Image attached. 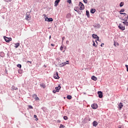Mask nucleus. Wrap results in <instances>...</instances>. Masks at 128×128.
<instances>
[{"label": "nucleus", "mask_w": 128, "mask_h": 128, "mask_svg": "<svg viewBox=\"0 0 128 128\" xmlns=\"http://www.w3.org/2000/svg\"><path fill=\"white\" fill-rule=\"evenodd\" d=\"M28 108H30V110H32V108H34L32 107V106L29 105Z\"/></svg>", "instance_id": "cd10ccee"}, {"label": "nucleus", "mask_w": 128, "mask_h": 128, "mask_svg": "<svg viewBox=\"0 0 128 128\" xmlns=\"http://www.w3.org/2000/svg\"><path fill=\"white\" fill-rule=\"evenodd\" d=\"M122 106H124V105L122 104V102H120L118 104V110H122Z\"/></svg>", "instance_id": "9b49d317"}, {"label": "nucleus", "mask_w": 128, "mask_h": 128, "mask_svg": "<svg viewBox=\"0 0 128 128\" xmlns=\"http://www.w3.org/2000/svg\"><path fill=\"white\" fill-rule=\"evenodd\" d=\"M86 16H87L88 18H90V12L88 10H86Z\"/></svg>", "instance_id": "aec40b11"}, {"label": "nucleus", "mask_w": 128, "mask_h": 128, "mask_svg": "<svg viewBox=\"0 0 128 128\" xmlns=\"http://www.w3.org/2000/svg\"><path fill=\"white\" fill-rule=\"evenodd\" d=\"M35 120H36V122H37V120H38V118H36Z\"/></svg>", "instance_id": "49530a36"}, {"label": "nucleus", "mask_w": 128, "mask_h": 128, "mask_svg": "<svg viewBox=\"0 0 128 128\" xmlns=\"http://www.w3.org/2000/svg\"><path fill=\"white\" fill-rule=\"evenodd\" d=\"M60 86H58V87L55 88V90H56V92H60V89L61 88Z\"/></svg>", "instance_id": "f8f14e48"}, {"label": "nucleus", "mask_w": 128, "mask_h": 128, "mask_svg": "<svg viewBox=\"0 0 128 128\" xmlns=\"http://www.w3.org/2000/svg\"><path fill=\"white\" fill-rule=\"evenodd\" d=\"M34 96H37L36 95V94H34Z\"/></svg>", "instance_id": "052dcab7"}, {"label": "nucleus", "mask_w": 128, "mask_h": 128, "mask_svg": "<svg viewBox=\"0 0 128 128\" xmlns=\"http://www.w3.org/2000/svg\"><path fill=\"white\" fill-rule=\"evenodd\" d=\"M27 62H30V64H32V61L28 60Z\"/></svg>", "instance_id": "37998d69"}, {"label": "nucleus", "mask_w": 128, "mask_h": 128, "mask_svg": "<svg viewBox=\"0 0 128 128\" xmlns=\"http://www.w3.org/2000/svg\"><path fill=\"white\" fill-rule=\"evenodd\" d=\"M68 42H68V40H67L66 42V44H68Z\"/></svg>", "instance_id": "8fccbe9b"}, {"label": "nucleus", "mask_w": 128, "mask_h": 128, "mask_svg": "<svg viewBox=\"0 0 128 128\" xmlns=\"http://www.w3.org/2000/svg\"><path fill=\"white\" fill-rule=\"evenodd\" d=\"M18 46H20V43L17 42L15 44V46H14L15 48H18Z\"/></svg>", "instance_id": "6ab92c4d"}, {"label": "nucleus", "mask_w": 128, "mask_h": 128, "mask_svg": "<svg viewBox=\"0 0 128 128\" xmlns=\"http://www.w3.org/2000/svg\"><path fill=\"white\" fill-rule=\"evenodd\" d=\"M51 46H54V44H52Z\"/></svg>", "instance_id": "de8ad7c7"}, {"label": "nucleus", "mask_w": 128, "mask_h": 128, "mask_svg": "<svg viewBox=\"0 0 128 128\" xmlns=\"http://www.w3.org/2000/svg\"><path fill=\"white\" fill-rule=\"evenodd\" d=\"M97 28H100V24H97Z\"/></svg>", "instance_id": "e433bc0d"}, {"label": "nucleus", "mask_w": 128, "mask_h": 128, "mask_svg": "<svg viewBox=\"0 0 128 128\" xmlns=\"http://www.w3.org/2000/svg\"><path fill=\"white\" fill-rule=\"evenodd\" d=\"M64 128V126L62 124H60V128Z\"/></svg>", "instance_id": "c756f323"}, {"label": "nucleus", "mask_w": 128, "mask_h": 128, "mask_svg": "<svg viewBox=\"0 0 128 128\" xmlns=\"http://www.w3.org/2000/svg\"><path fill=\"white\" fill-rule=\"evenodd\" d=\"M12 88L13 90H18V88H16V86H12Z\"/></svg>", "instance_id": "4be33fe9"}, {"label": "nucleus", "mask_w": 128, "mask_h": 128, "mask_svg": "<svg viewBox=\"0 0 128 128\" xmlns=\"http://www.w3.org/2000/svg\"><path fill=\"white\" fill-rule=\"evenodd\" d=\"M98 123L96 121H94V122H92V126H98Z\"/></svg>", "instance_id": "dca6fc26"}, {"label": "nucleus", "mask_w": 128, "mask_h": 128, "mask_svg": "<svg viewBox=\"0 0 128 128\" xmlns=\"http://www.w3.org/2000/svg\"><path fill=\"white\" fill-rule=\"evenodd\" d=\"M60 50H64V47L62 46H61L60 48Z\"/></svg>", "instance_id": "f704fd0d"}, {"label": "nucleus", "mask_w": 128, "mask_h": 128, "mask_svg": "<svg viewBox=\"0 0 128 128\" xmlns=\"http://www.w3.org/2000/svg\"><path fill=\"white\" fill-rule=\"evenodd\" d=\"M52 92L54 94H55V92H56V90H54Z\"/></svg>", "instance_id": "a19ab883"}, {"label": "nucleus", "mask_w": 128, "mask_h": 128, "mask_svg": "<svg viewBox=\"0 0 128 128\" xmlns=\"http://www.w3.org/2000/svg\"><path fill=\"white\" fill-rule=\"evenodd\" d=\"M44 18H46V15L44 14Z\"/></svg>", "instance_id": "3c124183"}, {"label": "nucleus", "mask_w": 128, "mask_h": 128, "mask_svg": "<svg viewBox=\"0 0 128 128\" xmlns=\"http://www.w3.org/2000/svg\"><path fill=\"white\" fill-rule=\"evenodd\" d=\"M64 36L62 38V42H64Z\"/></svg>", "instance_id": "4c0bfd02"}, {"label": "nucleus", "mask_w": 128, "mask_h": 128, "mask_svg": "<svg viewBox=\"0 0 128 128\" xmlns=\"http://www.w3.org/2000/svg\"><path fill=\"white\" fill-rule=\"evenodd\" d=\"M66 64H68V61H66V62H64L60 64L59 66L60 68H62L63 66H66Z\"/></svg>", "instance_id": "f03ea898"}, {"label": "nucleus", "mask_w": 128, "mask_h": 128, "mask_svg": "<svg viewBox=\"0 0 128 128\" xmlns=\"http://www.w3.org/2000/svg\"><path fill=\"white\" fill-rule=\"evenodd\" d=\"M64 120H68V116H64Z\"/></svg>", "instance_id": "c85d7f7f"}, {"label": "nucleus", "mask_w": 128, "mask_h": 128, "mask_svg": "<svg viewBox=\"0 0 128 128\" xmlns=\"http://www.w3.org/2000/svg\"><path fill=\"white\" fill-rule=\"evenodd\" d=\"M128 16H127L124 18V20H126V22H128Z\"/></svg>", "instance_id": "bb28decb"}, {"label": "nucleus", "mask_w": 128, "mask_h": 128, "mask_svg": "<svg viewBox=\"0 0 128 128\" xmlns=\"http://www.w3.org/2000/svg\"><path fill=\"white\" fill-rule=\"evenodd\" d=\"M114 46H116V44L115 43H114Z\"/></svg>", "instance_id": "13d9d810"}, {"label": "nucleus", "mask_w": 128, "mask_h": 128, "mask_svg": "<svg viewBox=\"0 0 128 128\" xmlns=\"http://www.w3.org/2000/svg\"><path fill=\"white\" fill-rule=\"evenodd\" d=\"M17 67L19 68H22V64H17Z\"/></svg>", "instance_id": "a878e982"}, {"label": "nucleus", "mask_w": 128, "mask_h": 128, "mask_svg": "<svg viewBox=\"0 0 128 128\" xmlns=\"http://www.w3.org/2000/svg\"><path fill=\"white\" fill-rule=\"evenodd\" d=\"M67 2H68V4H72V0H68Z\"/></svg>", "instance_id": "2f4dec72"}, {"label": "nucleus", "mask_w": 128, "mask_h": 128, "mask_svg": "<svg viewBox=\"0 0 128 128\" xmlns=\"http://www.w3.org/2000/svg\"><path fill=\"white\" fill-rule=\"evenodd\" d=\"M58 122H60V120H58Z\"/></svg>", "instance_id": "864d4df0"}, {"label": "nucleus", "mask_w": 128, "mask_h": 128, "mask_svg": "<svg viewBox=\"0 0 128 128\" xmlns=\"http://www.w3.org/2000/svg\"><path fill=\"white\" fill-rule=\"evenodd\" d=\"M4 40H5V42H10L12 40V38H8V37L4 36Z\"/></svg>", "instance_id": "7ed1b4c3"}, {"label": "nucleus", "mask_w": 128, "mask_h": 128, "mask_svg": "<svg viewBox=\"0 0 128 128\" xmlns=\"http://www.w3.org/2000/svg\"><path fill=\"white\" fill-rule=\"evenodd\" d=\"M91 108H93V110H96V108H98V104H93L91 105Z\"/></svg>", "instance_id": "20e7f679"}, {"label": "nucleus", "mask_w": 128, "mask_h": 128, "mask_svg": "<svg viewBox=\"0 0 128 128\" xmlns=\"http://www.w3.org/2000/svg\"><path fill=\"white\" fill-rule=\"evenodd\" d=\"M42 110H44V107H42Z\"/></svg>", "instance_id": "bf43d9fd"}, {"label": "nucleus", "mask_w": 128, "mask_h": 128, "mask_svg": "<svg viewBox=\"0 0 128 128\" xmlns=\"http://www.w3.org/2000/svg\"><path fill=\"white\" fill-rule=\"evenodd\" d=\"M40 86L41 88H46V84H44V83H42L40 84Z\"/></svg>", "instance_id": "f3484780"}, {"label": "nucleus", "mask_w": 128, "mask_h": 128, "mask_svg": "<svg viewBox=\"0 0 128 128\" xmlns=\"http://www.w3.org/2000/svg\"><path fill=\"white\" fill-rule=\"evenodd\" d=\"M25 20H30V15L28 13H26Z\"/></svg>", "instance_id": "0eeeda50"}, {"label": "nucleus", "mask_w": 128, "mask_h": 128, "mask_svg": "<svg viewBox=\"0 0 128 128\" xmlns=\"http://www.w3.org/2000/svg\"><path fill=\"white\" fill-rule=\"evenodd\" d=\"M45 20H46H46H48V22H52L54 20V19H52V18H48V17H46L45 18Z\"/></svg>", "instance_id": "9d476101"}, {"label": "nucleus", "mask_w": 128, "mask_h": 128, "mask_svg": "<svg viewBox=\"0 0 128 128\" xmlns=\"http://www.w3.org/2000/svg\"><path fill=\"white\" fill-rule=\"evenodd\" d=\"M126 22V21L124 20V22H122V24H125Z\"/></svg>", "instance_id": "ea45409f"}, {"label": "nucleus", "mask_w": 128, "mask_h": 128, "mask_svg": "<svg viewBox=\"0 0 128 128\" xmlns=\"http://www.w3.org/2000/svg\"><path fill=\"white\" fill-rule=\"evenodd\" d=\"M74 10H75V12H78V10H76V9H74Z\"/></svg>", "instance_id": "603ef678"}, {"label": "nucleus", "mask_w": 128, "mask_h": 128, "mask_svg": "<svg viewBox=\"0 0 128 128\" xmlns=\"http://www.w3.org/2000/svg\"><path fill=\"white\" fill-rule=\"evenodd\" d=\"M118 28L120 30H126V27L124 26H122V24H119V26H118Z\"/></svg>", "instance_id": "39448f33"}, {"label": "nucleus", "mask_w": 128, "mask_h": 128, "mask_svg": "<svg viewBox=\"0 0 128 128\" xmlns=\"http://www.w3.org/2000/svg\"><path fill=\"white\" fill-rule=\"evenodd\" d=\"M93 46H95V48H98L97 45H96V43L94 42V41H93V44H92Z\"/></svg>", "instance_id": "b1692460"}, {"label": "nucleus", "mask_w": 128, "mask_h": 128, "mask_svg": "<svg viewBox=\"0 0 128 128\" xmlns=\"http://www.w3.org/2000/svg\"><path fill=\"white\" fill-rule=\"evenodd\" d=\"M126 14H124V16H126Z\"/></svg>", "instance_id": "4d7b16f0"}, {"label": "nucleus", "mask_w": 128, "mask_h": 128, "mask_svg": "<svg viewBox=\"0 0 128 128\" xmlns=\"http://www.w3.org/2000/svg\"><path fill=\"white\" fill-rule=\"evenodd\" d=\"M124 26H128V21H126V22H125Z\"/></svg>", "instance_id": "473e14b6"}, {"label": "nucleus", "mask_w": 128, "mask_h": 128, "mask_svg": "<svg viewBox=\"0 0 128 128\" xmlns=\"http://www.w3.org/2000/svg\"><path fill=\"white\" fill-rule=\"evenodd\" d=\"M124 12V8L122 9L120 11V12Z\"/></svg>", "instance_id": "7c9ffc66"}, {"label": "nucleus", "mask_w": 128, "mask_h": 128, "mask_svg": "<svg viewBox=\"0 0 128 128\" xmlns=\"http://www.w3.org/2000/svg\"><path fill=\"white\" fill-rule=\"evenodd\" d=\"M98 98H102V91H98Z\"/></svg>", "instance_id": "6e6552de"}, {"label": "nucleus", "mask_w": 128, "mask_h": 128, "mask_svg": "<svg viewBox=\"0 0 128 128\" xmlns=\"http://www.w3.org/2000/svg\"><path fill=\"white\" fill-rule=\"evenodd\" d=\"M54 78H55L56 80H58V78H60V76H58V72H56L54 76Z\"/></svg>", "instance_id": "1a4fd4ad"}, {"label": "nucleus", "mask_w": 128, "mask_h": 128, "mask_svg": "<svg viewBox=\"0 0 128 128\" xmlns=\"http://www.w3.org/2000/svg\"><path fill=\"white\" fill-rule=\"evenodd\" d=\"M60 0H56L54 2V6H58V2H60Z\"/></svg>", "instance_id": "ddd939ff"}, {"label": "nucleus", "mask_w": 128, "mask_h": 128, "mask_svg": "<svg viewBox=\"0 0 128 128\" xmlns=\"http://www.w3.org/2000/svg\"><path fill=\"white\" fill-rule=\"evenodd\" d=\"M91 78L92 80H94L95 82L98 80V78L94 76H92Z\"/></svg>", "instance_id": "2eb2a0df"}, {"label": "nucleus", "mask_w": 128, "mask_h": 128, "mask_svg": "<svg viewBox=\"0 0 128 128\" xmlns=\"http://www.w3.org/2000/svg\"><path fill=\"white\" fill-rule=\"evenodd\" d=\"M92 36L93 38H94V40H95V42H96V44H98V42L96 40H98V41L100 40V37H98V36L96 34H92Z\"/></svg>", "instance_id": "f257e3e1"}, {"label": "nucleus", "mask_w": 128, "mask_h": 128, "mask_svg": "<svg viewBox=\"0 0 128 128\" xmlns=\"http://www.w3.org/2000/svg\"><path fill=\"white\" fill-rule=\"evenodd\" d=\"M50 38H52V36H50V37H49V40H50Z\"/></svg>", "instance_id": "09e8293b"}, {"label": "nucleus", "mask_w": 128, "mask_h": 128, "mask_svg": "<svg viewBox=\"0 0 128 128\" xmlns=\"http://www.w3.org/2000/svg\"><path fill=\"white\" fill-rule=\"evenodd\" d=\"M37 117H38V116H36V114L34 115V118H36Z\"/></svg>", "instance_id": "79ce46f5"}, {"label": "nucleus", "mask_w": 128, "mask_h": 128, "mask_svg": "<svg viewBox=\"0 0 128 128\" xmlns=\"http://www.w3.org/2000/svg\"><path fill=\"white\" fill-rule=\"evenodd\" d=\"M66 98H68V100H72V96L68 95V96H67Z\"/></svg>", "instance_id": "5701e85b"}, {"label": "nucleus", "mask_w": 128, "mask_h": 128, "mask_svg": "<svg viewBox=\"0 0 128 128\" xmlns=\"http://www.w3.org/2000/svg\"><path fill=\"white\" fill-rule=\"evenodd\" d=\"M90 12H91V14H94L96 12V9L92 8L90 10Z\"/></svg>", "instance_id": "a211bd4d"}, {"label": "nucleus", "mask_w": 128, "mask_h": 128, "mask_svg": "<svg viewBox=\"0 0 128 128\" xmlns=\"http://www.w3.org/2000/svg\"><path fill=\"white\" fill-rule=\"evenodd\" d=\"M104 44L102 43V44H101V45H100V46L102 47V46H104Z\"/></svg>", "instance_id": "a18cd8bd"}, {"label": "nucleus", "mask_w": 128, "mask_h": 128, "mask_svg": "<svg viewBox=\"0 0 128 128\" xmlns=\"http://www.w3.org/2000/svg\"><path fill=\"white\" fill-rule=\"evenodd\" d=\"M83 1L84 4H86L88 2V0H83Z\"/></svg>", "instance_id": "72a5a7b5"}, {"label": "nucleus", "mask_w": 128, "mask_h": 128, "mask_svg": "<svg viewBox=\"0 0 128 128\" xmlns=\"http://www.w3.org/2000/svg\"><path fill=\"white\" fill-rule=\"evenodd\" d=\"M72 18V14L70 13H68L66 15V18Z\"/></svg>", "instance_id": "4468645a"}, {"label": "nucleus", "mask_w": 128, "mask_h": 128, "mask_svg": "<svg viewBox=\"0 0 128 128\" xmlns=\"http://www.w3.org/2000/svg\"><path fill=\"white\" fill-rule=\"evenodd\" d=\"M5 2H12V0H4Z\"/></svg>", "instance_id": "393cba45"}, {"label": "nucleus", "mask_w": 128, "mask_h": 128, "mask_svg": "<svg viewBox=\"0 0 128 128\" xmlns=\"http://www.w3.org/2000/svg\"><path fill=\"white\" fill-rule=\"evenodd\" d=\"M120 20H124V18H120Z\"/></svg>", "instance_id": "c03bdc74"}, {"label": "nucleus", "mask_w": 128, "mask_h": 128, "mask_svg": "<svg viewBox=\"0 0 128 128\" xmlns=\"http://www.w3.org/2000/svg\"><path fill=\"white\" fill-rule=\"evenodd\" d=\"M118 43H116V46H118Z\"/></svg>", "instance_id": "5fc2aeb1"}, {"label": "nucleus", "mask_w": 128, "mask_h": 128, "mask_svg": "<svg viewBox=\"0 0 128 128\" xmlns=\"http://www.w3.org/2000/svg\"><path fill=\"white\" fill-rule=\"evenodd\" d=\"M40 100L39 98H38V97H36V100Z\"/></svg>", "instance_id": "58836bf2"}, {"label": "nucleus", "mask_w": 128, "mask_h": 128, "mask_svg": "<svg viewBox=\"0 0 128 128\" xmlns=\"http://www.w3.org/2000/svg\"><path fill=\"white\" fill-rule=\"evenodd\" d=\"M124 2H120V6L122 8V6H124Z\"/></svg>", "instance_id": "412c9836"}, {"label": "nucleus", "mask_w": 128, "mask_h": 128, "mask_svg": "<svg viewBox=\"0 0 128 128\" xmlns=\"http://www.w3.org/2000/svg\"><path fill=\"white\" fill-rule=\"evenodd\" d=\"M79 6H80V10L84 9V5L82 2H79Z\"/></svg>", "instance_id": "423d86ee"}, {"label": "nucleus", "mask_w": 128, "mask_h": 128, "mask_svg": "<svg viewBox=\"0 0 128 128\" xmlns=\"http://www.w3.org/2000/svg\"><path fill=\"white\" fill-rule=\"evenodd\" d=\"M120 14H126V13H122V12H120Z\"/></svg>", "instance_id": "c9c22d12"}, {"label": "nucleus", "mask_w": 128, "mask_h": 128, "mask_svg": "<svg viewBox=\"0 0 128 128\" xmlns=\"http://www.w3.org/2000/svg\"><path fill=\"white\" fill-rule=\"evenodd\" d=\"M118 128H122V127L121 126H118Z\"/></svg>", "instance_id": "6e6d98bb"}]
</instances>
